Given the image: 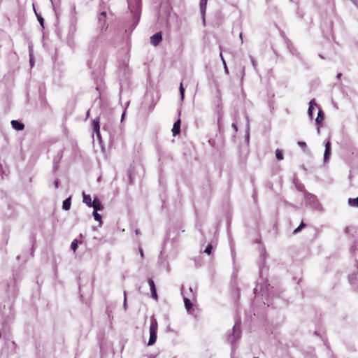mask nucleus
<instances>
[{
	"label": "nucleus",
	"mask_w": 358,
	"mask_h": 358,
	"mask_svg": "<svg viewBox=\"0 0 358 358\" xmlns=\"http://www.w3.org/2000/svg\"><path fill=\"white\" fill-rule=\"evenodd\" d=\"M158 329V323L154 316L151 317L150 326V338L148 345H152L157 340V331Z\"/></svg>",
	"instance_id": "1"
},
{
	"label": "nucleus",
	"mask_w": 358,
	"mask_h": 358,
	"mask_svg": "<svg viewBox=\"0 0 358 358\" xmlns=\"http://www.w3.org/2000/svg\"><path fill=\"white\" fill-rule=\"evenodd\" d=\"M162 41V32H157L150 37V43L154 46L158 45Z\"/></svg>",
	"instance_id": "2"
},
{
	"label": "nucleus",
	"mask_w": 358,
	"mask_h": 358,
	"mask_svg": "<svg viewBox=\"0 0 358 358\" xmlns=\"http://www.w3.org/2000/svg\"><path fill=\"white\" fill-rule=\"evenodd\" d=\"M100 120L99 117L94 119L92 122L93 129L98 138H100Z\"/></svg>",
	"instance_id": "3"
},
{
	"label": "nucleus",
	"mask_w": 358,
	"mask_h": 358,
	"mask_svg": "<svg viewBox=\"0 0 358 358\" xmlns=\"http://www.w3.org/2000/svg\"><path fill=\"white\" fill-rule=\"evenodd\" d=\"M148 284L150 287L152 298L155 299V300H157L158 296H157V290H156L155 285L153 280L149 279Z\"/></svg>",
	"instance_id": "4"
},
{
	"label": "nucleus",
	"mask_w": 358,
	"mask_h": 358,
	"mask_svg": "<svg viewBox=\"0 0 358 358\" xmlns=\"http://www.w3.org/2000/svg\"><path fill=\"white\" fill-rule=\"evenodd\" d=\"M180 124L181 121L180 119H178L174 124L172 128V133L173 136H176V135L179 134L180 132Z\"/></svg>",
	"instance_id": "5"
},
{
	"label": "nucleus",
	"mask_w": 358,
	"mask_h": 358,
	"mask_svg": "<svg viewBox=\"0 0 358 358\" xmlns=\"http://www.w3.org/2000/svg\"><path fill=\"white\" fill-rule=\"evenodd\" d=\"M331 154V143L329 141H327V142L325 143V150L324 154V162H327Z\"/></svg>",
	"instance_id": "6"
},
{
	"label": "nucleus",
	"mask_w": 358,
	"mask_h": 358,
	"mask_svg": "<svg viewBox=\"0 0 358 358\" xmlns=\"http://www.w3.org/2000/svg\"><path fill=\"white\" fill-rule=\"evenodd\" d=\"M92 207H93L94 211L101 210L103 208L101 202L97 198L93 200Z\"/></svg>",
	"instance_id": "7"
},
{
	"label": "nucleus",
	"mask_w": 358,
	"mask_h": 358,
	"mask_svg": "<svg viewBox=\"0 0 358 358\" xmlns=\"http://www.w3.org/2000/svg\"><path fill=\"white\" fill-rule=\"evenodd\" d=\"M11 125L17 131H22L24 129V124L17 120H12Z\"/></svg>",
	"instance_id": "8"
},
{
	"label": "nucleus",
	"mask_w": 358,
	"mask_h": 358,
	"mask_svg": "<svg viewBox=\"0 0 358 358\" xmlns=\"http://www.w3.org/2000/svg\"><path fill=\"white\" fill-rule=\"evenodd\" d=\"M71 204V198L69 197L66 199H65L63 202L62 208L65 210H69L70 209Z\"/></svg>",
	"instance_id": "9"
},
{
	"label": "nucleus",
	"mask_w": 358,
	"mask_h": 358,
	"mask_svg": "<svg viewBox=\"0 0 358 358\" xmlns=\"http://www.w3.org/2000/svg\"><path fill=\"white\" fill-rule=\"evenodd\" d=\"M83 202L89 207H92V201L90 195L83 193Z\"/></svg>",
	"instance_id": "10"
},
{
	"label": "nucleus",
	"mask_w": 358,
	"mask_h": 358,
	"mask_svg": "<svg viewBox=\"0 0 358 358\" xmlns=\"http://www.w3.org/2000/svg\"><path fill=\"white\" fill-rule=\"evenodd\" d=\"M348 204L352 207H358V197L355 199L350 198L348 199Z\"/></svg>",
	"instance_id": "11"
},
{
	"label": "nucleus",
	"mask_w": 358,
	"mask_h": 358,
	"mask_svg": "<svg viewBox=\"0 0 358 358\" xmlns=\"http://www.w3.org/2000/svg\"><path fill=\"white\" fill-rule=\"evenodd\" d=\"M324 120V115L322 111L320 110L317 113V116L316 117V122L317 124H320Z\"/></svg>",
	"instance_id": "12"
},
{
	"label": "nucleus",
	"mask_w": 358,
	"mask_h": 358,
	"mask_svg": "<svg viewBox=\"0 0 358 358\" xmlns=\"http://www.w3.org/2000/svg\"><path fill=\"white\" fill-rule=\"evenodd\" d=\"M185 306L187 310H189L192 307V303L187 298L184 299Z\"/></svg>",
	"instance_id": "13"
},
{
	"label": "nucleus",
	"mask_w": 358,
	"mask_h": 358,
	"mask_svg": "<svg viewBox=\"0 0 358 358\" xmlns=\"http://www.w3.org/2000/svg\"><path fill=\"white\" fill-rule=\"evenodd\" d=\"M106 11H103L100 13V15L99 17V22H103V24L105 23L106 22Z\"/></svg>",
	"instance_id": "14"
},
{
	"label": "nucleus",
	"mask_w": 358,
	"mask_h": 358,
	"mask_svg": "<svg viewBox=\"0 0 358 358\" xmlns=\"http://www.w3.org/2000/svg\"><path fill=\"white\" fill-rule=\"evenodd\" d=\"M275 157L278 160L283 159V154L280 150L277 149L275 150Z\"/></svg>",
	"instance_id": "15"
},
{
	"label": "nucleus",
	"mask_w": 358,
	"mask_h": 358,
	"mask_svg": "<svg viewBox=\"0 0 358 358\" xmlns=\"http://www.w3.org/2000/svg\"><path fill=\"white\" fill-rule=\"evenodd\" d=\"M207 4V0H201L200 1V7L203 13L205 12Z\"/></svg>",
	"instance_id": "16"
},
{
	"label": "nucleus",
	"mask_w": 358,
	"mask_h": 358,
	"mask_svg": "<svg viewBox=\"0 0 358 358\" xmlns=\"http://www.w3.org/2000/svg\"><path fill=\"white\" fill-rule=\"evenodd\" d=\"M305 227H306V224L302 222L300 224V225L296 229H294V234H296V233L299 232Z\"/></svg>",
	"instance_id": "17"
},
{
	"label": "nucleus",
	"mask_w": 358,
	"mask_h": 358,
	"mask_svg": "<svg viewBox=\"0 0 358 358\" xmlns=\"http://www.w3.org/2000/svg\"><path fill=\"white\" fill-rule=\"evenodd\" d=\"M71 248L73 252H76V250L78 248V241L76 239L73 241V242L71 243Z\"/></svg>",
	"instance_id": "18"
},
{
	"label": "nucleus",
	"mask_w": 358,
	"mask_h": 358,
	"mask_svg": "<svg viewBox=\"0 0 358 358\" xmlns=\"http://www.w3.org/2000/svg\"><path fill=\"white\" fill-rule=\"evenodd\" d=\"M94 217L96 221L101 222V216L97 213V211L93 212Z\"/></svg>",
	"instance_id": "19"
},
{
	"label": "nucleus",
	"mask_w": 358,
	"mask_h": 358,
	"mask_svg": "<svg viewBox=\"0 0 358 358\" xmlns=\"http://www.w3.org/2000/svg\"><path fill=\"white\" fill-rule=\"evenodd\" d=\"M298 145L301 147L303 150H306L307 149V145L303 141H299L297 143Z\"/></svg>",
	"instance_id": "20"
},
{
	"label": "nucleus",
	"mask_w": 358,
	"mask_h": 358,
	"mask_svg": "<svg viewBox=\"0 0 358 358\" xmlns=\"http://www.w3.org/2000/svg\"><path fill=\"white\" fill-rule=\"evenodd\" d=\"M315 104V103L314 102V101H311L310 102V106H309V108H308V113L310 116H312V113H313V104Z\"/></svg>",
	"instance_id": "21"
},
{
	"label": "nucleus",
	"mask_w": 358,
	"mask_h": 358,
	"mask_svg": "<svg viewBox=\"0 0 358 358\" xmlns=\"http://www.w3.org/2000/svg\"><path fill=\"white\" fill-rule=\"evenodd\" d=\"M180 95H181V98L182 99H183L184 98V93H185V89L182 86V83H180Z\"/></svg>",
	"instance_id": "22"
},
{
	"label": "nucleus",
	"mask_w": 358,
	"mask_h": 358,
	"mask_svg": "<svg viewBox=\"0 0 358 358\" xmlns=\"http://www.w3.org/2000/svg\"><path fill=\"white\" fill-rule=\"evenodd\" d=\"M212 249H213L212 245H208L206 247V250H205V251H204V252H205L206 254H208V255H210V254H211Z\"/></svg>",
	"instance_id": "23"
},
{
	"label": "nucleus",
	"mask_w": 358,
	"mask_h": 358,
	"mask_svg": "<svg viewBox=\"0 0 358 358\" xmlns=\"http://www.w3.org/2000/svg\"><path fill=\"white\" fill-rule=\"evenodd\" d=\"M38 20L40 24H41V26L43 27V21H44L43 18L41 16H38Z\"/></svg>",
	"instance_id": "24"
},
{
	"label": "nucleus",
	"mask_w": 358,
	"mask_h": 358,
	"mask_svg": "<svg viewBox=\"0 0 358 358\" xmlns=\"http://www.w3.org/2000/svg\"><path fill=\"white\" fill-rule=\"evenodd\" d=\"M55 188H58L59 187V181L57 180L55 181Z\"/></svg>",
	"instance_id": "25"
},
{
	"label": "nucleus",
	"mask_w": 358,
	"mask_h": 358,
	"mask_svg": "<svg viewBox=\"0 0 358 358\" xmlns=\"http://www.w3.org/2000/svg\"><path fill=\"white\" fill-rule=\"evenodd\" d=\"M239 36H240V38H241V41L243 42V34L240 33Z\"/></svg>",
	"instance_id": "26"
},
{
	"label": "nucleus",
	"mask_w": 358,
	"mask_h": 358,
	"mask_svg": "<svg viewBox=\"0 0 358 358\" xmlns=\"http://www.w3.org/2000/svg\"><path fill=\"white\" fill-rule=\"evenodd\" d=\"M341 75H342V74L340 73H338V74L337 75V77H338V78H340V77L341 76Z\"/></svg>",
	"instance_id": "27"
},
{
	"label": "nucleus",
	"mask_w": 358,
	"mask_h": 358,
	"mask_svg": "<svg viewBox=\"0 0 358 358\" xmlns=\"http://www.w3.org/2000/svg\"><path fill=\"white\" fill-rule=\"evenodd\" d=\"M254 358H257V357H254Z\"/></svg>",
	"instance_id": "28"
}]
</instances>
